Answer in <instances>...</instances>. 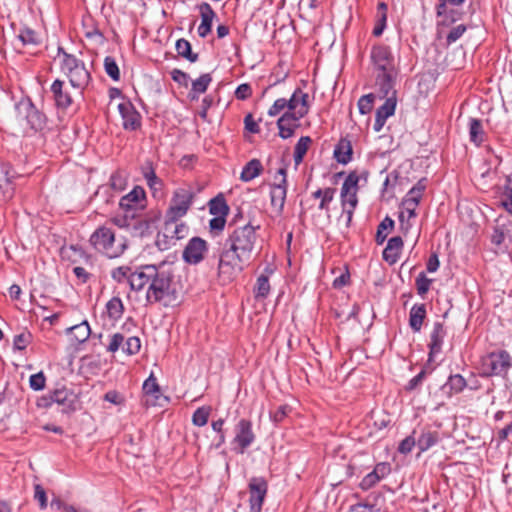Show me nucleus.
Listing matches in <instances>:
<instances>
[{
	"label": "nucleus",
	"mask_w": 512,
	"mask_h": 512,
	"mask_svg": "<svg viewBox=\"0 0 512 512\" xmlns=\"http://www.w3.org/2000/svg\"><path fill=\"white\" fill-rule=\"evenodd\" d=\"M380 477L376 475V473H374L373 471H371L370 473H368L361 481L360 483V487L363 489V490H368L370 488H372L373 486H375L379 481H380Z\"/></svg>",
	"instance_id": "0e129e2a"
},
{
	"label": "nucleus",
	"mask_w": 512,
	"mask_h": 512,
	"mask_svg": "<svg viewBox=\"0 0 512 512\" xmlns=\"http://www.w3.org/2000/svg\"><path fill=\"white\" fill-rule=\"evenodd\" d=\"M394 227V221L386 216L382 221L381 223L378 225V228H377V233H376V242L377 244H382L386 238H387V233H385V231L387 230H392Z\"/></svg>",
	"instance_id": "c03bdc74"
},
{
	"label": "nucleus",
	"mask_w": 512,
	"mask_h": 512,
	"mask_svg": "<svg viewBox=\"0 0 512 512\" xmlns=\"http://www.w3.org/2000/svg\"><path fill=\"white\" fill-rule=\"evenodd\" d=\"M54 403L62 407V412L68 413L76 409L77 396L71 389L62 386L40 397L37 405L38 407L49 408Z\"/></svg>",
	"instance_id": "39448f33"
},
{
	"label": "nucleus",
	"mask_w": 512,
	"mask_h": 512,
	"mask_svg": "<svg viewBox=\"0 0 512 512\" xmlns=\"http://www.w3.org/2000/svg\"><path fill=\"white\" fill-rule=\"evenodd\" d=\"M467 30V27L464 24H459L455 27H453L446 37V43L447 45H451L455 43L458 39L462 37V35Z\"/></svg>",
	"instance_id": "4d7b16f0"
},
{
	"label": "nucleus",
	"mask_w": 512,
	"mask_h": 512,
	"mask_svg": "<svg viewBox=\"0 0 512 512\" xmlns=\"http://www.w3.org/2000/svg\"><path fill=\"white\" fill-rule=\"evenodd\" d=\"M143 391L146 396H152L156 401L161 396V390L157 383L156 378L150 375L143 383Z\"/></svg>",
	"instance_id": "a19ab883"
},
{
	"label": "nucleus",
	"mask_w": 512,
	"mask_h": 512,
	"mask_svg": "<svg viewBox=\"0 0 512 512\" xmlns=\"http://www.w3.org/2000/svg\"><path fill=\"white\" fill-rule=\"evenodd\" d=\"M18 38L23 45H38L41 42L39 34L29 27L20 29Z\"/></svg>",
	"instance_id": "58836bf2"
},
{
	"label": "nucleus",
	"mask_w": 512,
	"mask_h": 512,
	"mask_svg": "<svg viewBox=\"0 0 512 512\" xmlns=\"http://www.w3.org/2000/svg\"><path fill=\"white\" fill-rule=\"evenodd\" d=\"M439 433L437 431H431L429 429H423L420 436L417 439V446L420 452H425L439 441Z\"/></svg>",
	"instance_id": "7c9ffc66"
},
{
	"label": "nucleus",
	"mask_w": 512,
	"mask_h": 512,
	"mask_svg": "<svg viewBox=\"0 0 512 512\" xmlns=\"http://www.w3.org/2000/svg\"><path fill=\"white\" fill-rule=\"evenodd\" d=\"M249 504L251 512H261L265 500L268 483L263 477H252L248 484Z\"/></svg>",
	"instance_id": "9d476101"
},
{
	"label": "nucleus",
	"mask_w": 512,
	"mask_h": 512,
	"mask_svg": "<svg viewBox=\"0 0 512 512\" xmlns=\"http://www.w3.org/2000/svg\"><path fill=\"white\" fill-rule=\"evenodd\" d=\"M286 168H280L277 172L281 179L278 183L271 186L270 198L271 205L280 214L283 211L286 194H287V179H286Z\"/></svg>",
	"instance_id": "ddd939ff"
},
{
	"label": "nucleus",
	"mask_w": 512,
	"mask_h": 512,
	"mask_svg": "<svg viewBox=\"0 0 512 512\" xmlns=\"http://www.w3.org/2000/svg\"><path fill=\"white\" fill-rule=\"evenodd\" d=\"M426 318L425 304H414L409 313V325L414 332H419Z\"/></svg>",
	"instance_id": "cd10ccee"
},
{
	"label": "nucleus",
	"mask_w": 512,
	"mask_h": 512,
	"mask_svg": "<svg viewBox=\"0 0 512 512\" xmlns=\"http://www.w3.org/2000/svg\"><path fill=\"white\" fill-rule=\"evenodd\" d=\"M466 385L465 378L460 374H455L449 376L444 388H448L450 394H458L465 389Z\"/></svg>",
	"instance_id": "f704fd0d"
},
{
	"label": "nucleus",
	"mask_w": 512,
	"mask_h": 512,
	"mask_svg": "<svg viewBox=\"0 0 512 512\" xmlns=\"http://www.w3.org/2000/svg\"><path fill=\"white\" fill-rule=\"evenodd\" d=\"M426 189V179H420L406 194L405 197L408 199L417 202L419 205L420 200L422 199L423 193Z\"/></svg>",
	"instance_id": "37998d69"
},
{
	"label": "nucleus",
	"mask_w": 512,
	"mask_h": 512,
	"mask_svg": "<svg viewBox=\"0 0 512 512\" xmlns=\"http://www.w3.org/2000/svg\"><path fill=\"white\" fill-rule=\"evenodd\" d=\"M170 75H171V78L177 82L179 85L181 86H184V87H187L188 86V83H189V80H190V77L187 73L183 72L182 70L180 69H173L171 72H170Z\"/></svg>",
	"instance_id": "e2e57ef3"
},
{
	"label": "nucleus",
	"mask_w": 512,
	"mask_h": 512,
	"mask_svg": "<svg viewBox=\"0 0 512 512\" xmlns=\"http://www.w3.org/2000/svg\"><path fill=\"white\" fill-rule=\"evenodd\" d=\"M153 265H146L138 272H134L129 276V284L132 290L140 291L146 284H150Z\"/></svg>",
	"instance_id": "a878e982"
},
{
	"label": "nucleus",
	"mask_w": 512,
	"mask_h": 512,
	"mask_svg": "<svg viewBox=\"0 0 512 512\" xmlns=\"http://www.w3.org/2000/svg\"><path fill=\"white\" fill-rule=\"evenodd\" d=\"M67 333H71L78 343H83L89 338L91 329L88 322L85 320L80 324L68 328Z\"/></svg>",
	"instance_id": "473e14b6"
},
{
	"label": "nucleus",
	"mask_w": 512,
	"mask_h": 512,
	"mask_svg": "<svg viewBox=\"0 0 512 512\" xmlns=\"http://www.w3.org/2000/svg\"><path fill=\"white\" fill-rule=\"evenodd\" d=\"M415 445H417V440L413 435H409L400 442L398 451L399 453L406 455L412 451Z\"/></svg>",
	"instance_id": "680f3d73"
},
{
	"label": "nucleus",
	"mask_w": 512,
	"mask_h": 512,
	"mask_svg": "<svg viewBox=\"0 0 512 512\" xmlns=\"http://www.w3.org/2000/svg\"><path fill=\"white\" fill-rule=\"evenodd\" d=\"M106 309H107L109 318L117 320L123 314V311H124L123 302L119 297H113L107 302Z\"/></svg>",
	"instance_id": "4c0bfd02"
},
{
	"label": "nucleus",
	"mask_w": 512,
	"mask_h": 512,
	"mask_svg": "<svg viewBox=\"0 0 512 512\" xmlns=\"http://www.w3.org/2000/svg\"><path fill=\"white\" fill-rule=\"evenodd\" d=\"M104 69L107 75L114 81H118L120 79V71L119 67L115 61V59L111 56H107L104 59Z\"/></svg>",
	"instance_id": "49530a36"
},
{
	"label": "nucleus",
	"mask_w": 512,
	"mask_h": 512,
	"mask_svg": "<svg viewBox=\"0 0 512 512\" xmlns=\"http://www.w3.org/2000/svg\"><path fill=\"white\" fill-rule=\"evenodd\" d=\"M145 200L146 194L144 189L140 186H135L120 199L119 206L126 213H134L135 210L144 208Z\"/></svg>",
	"instance_id": "4468645a"
},
{
	"label": "nucleus",
	"mask_w": 512,
	"mask_h": 512,
	"mask_svg": "<svg viewBox=\"0 0 512 512\" xmlns=\"http://www.w3.org/2000/svg\"><path fill=\"white\" fill-rule=\"evenodd\" d=\"M132 274L129 266H119L111 271V277L118 283L129 282V276Z\"/></svg>",
	"instance_id": "8fccbe9b"
},
{
	"label": "nucleus",
	"mask_w": 512,
	"mask_h": 512,
	"mask_svg": "<svg viewBox=\"0 0 512 512\" xmlns=\"http://www.w3.org/2000/svg\"><path fill=\"white\" fill-rule=\"evenodd\" d=\"M259 226L245 224L235 227L225 239L219 252L217 276L221 284L233 282L252 257Z\"/></svg>",
	"instance_id": "f257e3e1"
},
{
	"label": "nucleus",
	"mask_w": 512,
	"mask_h": 512,
	"mask_svg": "<svg viewBox=\"0 0 512 512\" xmlns=\"http://www.w3.org/2000/svg\"><path fill=\"white\" fill-rule=\"evenodd\" d=\"M398 72L394 73H376V86L381 93L382 98L390 97L393 92L396 94L394 89Z\"/></svg>",
	"instance_id": "b1692460"
},
{
	"label": "nucleus",
	"mask_w": 512,
	"mask_h": 512,
	"mask_svg": "<svg viewBox=\"0 0 512 512\" xmlns=\"http://www.w3.org/2000/svg\"><path fill=\"white\" fill-rule=\"evenodd\" d=\"M298 96H299L300 107L298 108L297 111H294L293 113L296 116L303 118L309 112V106H308V97L309 96L307 93L303 92L301 89H300V93Z\"/></svg>",
	"instance_id": "052dcab7"
},
{
	"label": "nucleus",
	"mask_w": 512,
	"mask_h": 512,
	"mask_svg": "<svg viewBox=\"0 0 512 512\" xmlns=\"http://www.w3.org/2000/svg\"><path fill=\"white\" fill-rule=\"evenodd\" d=\"M447 335V331L444 328L442 322H434L432 331L430 333V341L428 343L429 354L428 362H434V358L442 352V346L444 339Z\"/></svg>",
	"instance_id": "dca6fc26"
},
{
	"label": "nucleus",
	"mask_w": 512,
	"mask_h": 512,
	"mask_svg": "<svg viewBox=\"0 0 512 512\" xmlns=\"http://www.w3.org/2000/svg\"><path fill=\"white\" fill-rule=\"evenodd\" d=\"M255 441V434L252 430V423L247 419H240L235 426V437L232 441L234 451L243 454L245 450Z\"/></svg>",
	"instance_id": "1a4fd4ad"
},
{
	"label": "nucleus",
	"mask_w": 512,
	"mask_h": 512,
	"mask_svg": "<svg viewBox=\"0 0 512 512\" xmlns=\"http://www.w3.org/2000/svg\"><path fill=\"white\" fill-rule=\"evenodd\" d=\"M194 194L192 191L184 188L177 189L171 200L170 207L166 212L167 217L181 219L184 217L192 205Z\"/></svg>",
	"instance_id": "0eeeda50"
},
{
	"label": "nucleus",
	"mask_w": 512,
	"mask_h": 512,
	"mask_svg": "<svg viewBox=\"0 0 512 512\" xmlns=\"http://www.w3.org/2000/svg\"><path fill=\"white\" fill-rule=\"evenodd\" d=\"M374 98L375 96L372 93L360 97L358 100V108L361 114L365 115L371 112Z\"/></svg>",
	"instance_id": "864d4df0"
},
{
	"label": "nucleus",
	"mask_w": 512,
	"mask_h": 512,
	"mask_svg": "<svg viewBox=\"0 0 512 512\" xmlns=\"http://www.w3.org/2000/svg\"><path fill=\"white\" fill-rule=\"evenodd\" d=\"M19 111L25 112V118L28 125L34 131H41L46 125V117L43 113L38 111L31 102L21 103L18 106Z\"/></svg>",
	"instance_id": "a211bd4d"
},
{
	"label": "nucleus",
	"mask_w": 512,
	"mask_h": 512,
	"mask_svg": "<svg viewBox=\"0 0 512 512\" xmlns=\"http://www.w3.org/2000/svg\"><path fill=\"white\" fill-rule=\"evenodd\" d=\"M470 141L479 146L484 141L482 122L479 119L471 118L469 121Z\"/></svg>",
	"instance_id": "2f4dec72"
},
{
	"label": "nucleus",
	"mask_w": 512,
	"mask_h": 512,
	"mask_svg": "<svg viewBox=\"0 0 512 512\" xmlns=\"http://www.w3.org/2000/svg\"><path fill=\"white\" fill-rule=\"evenodd\" d=\"M432 280L427 278L424 272H421L416 278V288L419 295H425L431 284Z\"/></svg>",
	"instance_id": "13d9d810"
},
{
	"label": "nucleus",
	"mask_w": 512,
	"mask_h": 512,
	"mask_svg": "<svg viewBox=\"0 0 512 512\" xmlns=\"http://www.w3.org/2000/svg\"><path fill=\"white\" fill-rule=\"evenodd\" d=\"M125 130L135 131L141 127V115L130 101H123L118 105Z\"/></svg>",
	"instance_id": "2eb2a0df"
},
{
	"label": "nucleus",
	"mask_w": 512,
	"mask_h": 512,
	"mask_svg": "<svg viewBox=\"0 0 512 512\" xmlns=\"http://www.w3.org/2000/svg\"><path fill=\"white\" fill-rule=\"evenodd\" d=\"M134 213H126L124 215H116L111 218V222L121 229L130 230Z\"/></svg>",
	"instance_id": "603ef678"
},
{
	"label": "nucleus",
	"mask_w": 512,
	"mask_h": 512,
	"mask_svg": "<svg viewBox=\"0 0 512 512\" xmlns=\"http://www.w3.org/2000/svg\"><path fill=\"white\" fill-rule=\"evenodd\" d=\"M501 205L508 213L512 214V189H510L508 186L506 187L505 192L501 197Z\"/></svg>",
	"instance_id": "774afa93"
},
{
	"label": "nucleus",
	"mask_w": 512,
	"mask_h": 512,
	"mask_svg": "<svg viewBox=\"0 0 512 512\" xmlns=\"http://www.w3.org/2000/svg\"><path fill=\"white\" fill-rule=\"evenodd\" d=\"M359 177L356 172H351L344 180L341 188V204L342 208L355 209L358 203L357 191H358Z\"/></svg>",
	"instance_id": "f8f14e48"
},
{
	"label": "nucleus",
	"mask_w": 512,
	"mask_h": 512,
	"mask_svg": "<svg viewBox=\"0 0 512 512\" xmlns=\"http://www.w3.org/2000/svg\"><path fill=\"white\" fill-rule=\"evenodd\" d=\"M143 176H144L145 180L147 181V184L152 189L157 190L158 186L160 187L162 184L161 180L157 177L151 164H149L148 167L144 168Z\"/></svg>",
	"instance_id": "3c124183"
},
{
	"label": "nucleus",
	"mask_w": 512,
	"mask_h": 512,
	"mask_svg": "<svg viewBox=\"0 0 512 512\" xmlns=\"http://www.w3.org/2000/svg\"><path fill=\"white\" fill-rule=\"evenodd\" d=\"M141 341L138 337L132 336L124 340L123 352L127 355H135L140 351Z\"/></svg>",
	"instance_id": "09e8293b"
},
{
	"label": "nucleus",
	"mask_w": 512,
	"mask_h": 512,
	"mask_svg": "<svg viewBox=\"0 0 512 512\" xmlns=\"http://www.w3.org/2000/svg\"><path fill=\"white\" fill-rule=\"evenodd\" d=\"M512 366L506 350L491 352L482 359V370L486 376H505Z\"/></svg>",
	"instance_id": "423d86ee"
},
{
	"label": "nucleus",
	"mask_w": 512,
	"mask_h": 512,
	"mask_svg": "<svg viewBox=\"0 0 512 512\" xmlns=\"http://www.w3.org/2000/svg\"><path fill=\"white\" fill-rule=\"evenodd\" d=\"M46 377L42 371L29 377V386L34 391H41L45 388Z\"/></svg>",
	"instance_id": "5fc2aeb1"
},
{
	"label": "nucleus",
	"mask_w": 512,
	"mask_h": 512,
	"mask_svg": "<svg viewBox=\"0 0 512 512\" xmlns=\"http://www.w3.org/2000/svg\"><path fill=\"white\" fill-rule=\"evenodd\" d=\"M155 244L159 250L165 251L170 249L172 246H175L176 242L173 239L164 236L163 228L162 231L157 234Z\"/></svg>",
	"instance_id": "bf43d9fd"
},
{
	"label": "nucleus",
	"mask_w": 512,
	"mask_h": 512,
	"mask_svg": "<svg viewBox=\"0 0 512 512\" xmlns=\"http://www.w3.org/2000/svg\"><path fill=\"white\" fill-rule=\"evenodd\" d=\"M211 81L212 77L209 73L202 74L199 78L192 82V92L196 94H202L206 92Z\"/></svg>",
	"instance_id": "a18cd8bd"
},
{
	"label": "nucleus",
	"mask_w": 512,
	"mask_h": 512,
	"mask_svg": "<svg viewBox=\"0 0 512 512\" xmlns=\"http://www.w3.org/2000/svg\"><path fill=\"white\" fill-rule=\"evenodd\" d=\"M402 247L403 240L400 236L390 238L386 248L383 250V259L390 265L395 264L399 259Z\"/></svg>",
	"instance_id": "393cba45"
},
{
	"label": "nucleus",
	"mask_w": 512,
	"mask_h": 512,
	"mask_svg": "<svg viewBox=\"0 0 512 512\" xmlns=\"http://www.w3.org/2000/svg\"><path fill=\"white\" fill-rule=\"evenodd\" d=\"M89 242L97 252L110 259L122 256L129 246L126 237H116L115 232L107 226L98 227L91 234Z\"/></svg>",
	"instance_id": "7ed1b4c3"
},
{
	"label": "nucleus",
	"mask_w": 512,
	"mask_h": 512,
	"mask_svg": "<svg viewBox=\"0 0 512 512\" xmlns=\"http://www.w3.org/2000/svg\"><path fill=\"white\" fill-rule=\"evenodd\" d=\"M290 411V408L287 405H280L274 411L270 412L271 419L278 423L281 422Z\"/></svg>",
	"instance_id": "338daca9"
},
{
	"label": "nucleus",
	"mask_w": 512,
	"mask_h": 512,
	"mask_svg": "<svg viewBox=\"0 0 512 512\" xmlns=\"http://www.w3.org/2000/svg\"><path fill=\"white\" fill-rule=\"evenodd\" d=\"M175 49L179 56L187 59L191 63H194L198 60V54L192 52L191 44L186 39H178L175 44Z\"/></svg>",
	"instance_id": "72a5a7b5"
},
{
	"label": "nucleus",
	"mask_w": 512,
	"mask_h": 512,
	"mask_svg": "<svg viewBox=\"0 0 512 512\" xmlns=\"http://www.w3.org/2000/svg\"><path fill=\"white\" fill-rule=\"evenodd\" d=\"M58 54H62L61 71L68 77L70 85L82 94V91L88 86L91 75L86 69L83 61L74 55L64 51L62 47L58 48Z\"/></svg>",
	"instance_id": "20e7f679"
},
{
	"label": "nucleus",
	"mask_w": 512,
	"mask_h": 512,
	"mask_svg": "<svg viewBox=\"0 0 512 512\" xmlns=\"http://www.w3.org/2000/svg\"><path fill=\"white\" fill-rule=\"evenodd\" d=\"M301 117L292 112H285L277 121L279 136L282 139H288L293 136L295 130L299 127Z\"/></svg>",
	"instance_id": "412c9836"
},
{
	"label": "nucleus",
	"mask_w": 512,
	"mask_h": 512,
	"mask_svg": "<svg viewBox=\"0 0 512 512\" xmlns=\"http://www.w3.org/2000/svg\"><path fill=\"white\" fill-rule=\"evenodd\" d=\"M270 292V283L269 277L267 275L261 274L257 280L256 285L254 287V293L256 299H265Z\"/></svg>",
	"instance_id": "e433bc0d"
},
{
	"label": "nucleus",
	"mask_w": 512,
	"mask_h": 512,
	"mask_svg": "<svg viewBox=\"0 0 512 512\" xmlns=\"http://www.w3.org/2000/svg\"><path fill=\"white\" fill-rule=\"evenodd\" d=\"M397 99L395 93L388 97L383 105L377 108L375 114L374 130L380 132L386 120L395 113Z\"/></svg>",
	"instance_id": "6ab92c4d"
},
{
	"label": "nucleus",
	"mask_w": 512,
	"mask_h": 512,
	"mask_svg": "<svg viewBox=\"0 0 512 512\" xmlns=\"http://www.w3.org/2000/svg\"><path fill=\"white\" fill-rule=\"evenodd\" d=\"M150 284L146 292L147 302L160 303L165 307L179 302L180 289L174 279L172 268L165 263L153 265Z\"/></svg>",
	"instance_id": "f03ea898"
},
{
	"label": "nucleus",
	"mask_w": 512,
	"mask_h": 512,
	"mask_svg": "<svg viewBox=\"0 0 512 512\" xmlns=\"http://www.w3.org/2000/svg\"><path fill=\"white\" fill-rule=\"evenodd\" d=\"M12 176H9V173L6 167H0V201H6L13 196L14 187L12 185Z\"/></svg>",
	"instance_id": "c85d7f7f"
},
{
	"label": "nucleus",
	"mask_w": 512,
	"mask_h": 512,
	"mask_svg": "<svg viewBox=\"0 0 512 512\" xmlns=\"http://www.w3.org/2000/svg\"><path fill=\"white\" fill-rule=\"evenodd\" d=\"M509 233V230L505 227L504 224H500L497 221V224L494 226L493 234L491 236V241L493 244L499 246L503 244L505 237Z\"/></svg>",
	"instance_id": "de8ad7c7"
},
{
	"label": "nucleus",
	"mask_w": 512,
	"mask_h": 512,
	"mask_svg": "<svg viewBox=\"0 0 512 512\" xmlns=\"http://www.w3.org/2000/svg\"><path fill=\"white\" fill-rule=\"evenodd\" d=\"M208 251V243L201 237H192L185 246L182 258L190 265L199 264Z\"/></svg>",
	"instance_id": "9b49d317"
},
{
	"label": "nucleus",
	"mask_w": 512,
	"mask_h": 512,
	"mask_svg": "<svg viewBox=\"0 0 512 512\" xmlns=\"http://www.w3.org/2000/svg\"><path fill=\"white\" fill-rule=\"evenodd\" d=\"M334 158L340 164L346 165L352 160V144L346 138H341L334 149Z\"/></svg>",
	"instance_id": "bb28decb"
},
{
	"label": "nucleus",
	"mask_w": 512,
	"mask_h": 512,
	"mask_svg": "<svg viewBox=\"0 0 512 512\" xmlns=\"http://www.w3.org/2000/svg\"><path fill=\"white\" fill-rule=\"evenodd\" d=\"M311 138L309 136H302L295 145L294 148V162L295 165H299L307 153L309 145L311 143Z\"/></svg>",
	"instance_id": "c9c22d12"
},
{
	"label": "nucleus",
	"mask_w": 512,
	"mask_h": 512,
	"mask_svg": "<svg viewBox=\"0 0 512 512\" xmlns=\"http://www.w3.org/2000/svg\"><path fill=\"white\" fill-rule=\"evenodd\" d=\"M50 90L57 108L67 109L71 106L73 102L72 95L65 86L64 81L56 79L52 83Z\"/></svg>",
	"instance_id": "aec40b11"
},
{
	"label": "nucleus",
	"mask_w": 512,
	"mask_h": 512,
	"mask_svg": "<svg viewBox=\"0 0 512 512\" xmlns=\"http://www.w3.org/2000/svg\"><path fill=\"white\" fill-rule=\"evenodd\" d=\"M201 23L198 26L197 32L201 38L207 37L211 32L213 19L216 17V13L212 9L209 3L203 2L198 6Z\"/></svg>",
	"instance_id": "5701e85b"
},
{
	"label": "nucleus",
	"mask_w": 512,
	"mask_h": 512,
	"mask_svg": "<svg viewBox=\"0 0 512 512\" xmlns=\"http://www.w3.org/2000/svg\"><path fill=\"white\" fill-rule=\"evenodd\" d=\"M160 219V214L157 213L153 216H146L144 218H135V215L132 219V225L130 227V234L134 237H146L151 235L155 228L156 222Z\"/></svg>",
	"instance_id": "f3484780"
},
{
	"label": "nucleus",
	"mask_w": 512,
	"mask_h": 512,
	"mask_svg": "<svg viewBox=\"0 0 512 512\" xmlns=\"http://www.w3.org/2000/svg\"><path fill=\"white\" fill-rule=\"evenodd\" d=\"M31 340L32 335L30 332H22L14 336L13 347L16 350H24L27 347V345L31 342Z\"/></svg>",
	"instance_id": "6e6d98bb"
},
{
	"label": "nucleus",
	"mask_w": 512,
	"mask_h": 512,
	"mask_svg": "<svg viewBox=\"0 0 512 512\" xmlns=\"http://www.w3.org/2000/svg\"><path fill=\"white\" fill-rule=\"evenodd\" d=\"M263 171V166L260 160L252 159L246 163L240 174V179L243 182H250L258 177Z\"/></svg>",
	"instance_id": "c756f323"
},
{
	"label": "nucleus",
	"mask_w": 512,
	"mask_h": 512,
	"mask_svg": "<svg viewBox=\"0 0 512 512\" xmlns=\"http://www.w3.org/2000/svg\"><path fill=\"white\" fill-rule=\"evenodd\" d=\"M209 212L218 217H225L229 212V207L223 198L216 197L209 202Z\"/></svg>",
	"instance_id": "ea45409f"
},
{
	"label": "nucleus",
	"mask_w": 512,
	"mask_h": 512,
	"mask_svg": "<svg viewBox=\"0 0 512 512\" xmlns=\"http://www.w3.org/2000/svg\"><path fill=\"white\" fill-rule=\"evenodd\" d=\"M124 336L121 333H115L111 336L110 343L107 347L109 352H116L120 347L123 348L124 345Z\"/></svg>",
	"instance_id": "69168bd1"
},
{
	"label": "nucleus",
	"mask_w": 512,
	"mask_h": 512,
	"mask_svg": "<svg viewBox=\"0 0 512 512\" xmlns=\"http://www.w3.org/2000/svg\"><path fill=\"white\" fill-rule=\"evenodd\" d=\"M371 61L376 73L398 72L395 60L388 46L376 45L371 50Z\"/></svg>",
	"instance_id": "6e6552de"
},
{
	"label": "nucleus",
	"mask_w": 512,
	"mask_h": 512,
	"mask_svg": "<svg viewBox=\"0 0 512 512\" xmlns=\"http://www.w3.org/2000/svg\"><path fill=\"white\" fill-rule=\"evenodd\" d=\"M211 407L210 406H202L199 407L192 416V423L195 426L202 427L205 426L208 422L210 413H211Z\"/></svg>",
	"instance_id": "79ce46f5"
},
{
	"label": "nucleus",
	"mask_w": 512,
	"mask_h": 512,
	"mask_svg": "<svg viewBox=\"0 0 512 512\" xmlns=\"http://www.w3.org/2000/svg\"><path fill=\"white\" fill-rule=\"evenodd\" d=\"M179 219L165 216L164 236L177 242L188 235L189 227Z\"/></svg>",
	"instance_id": "4be33fe9"
}]
</instances>
